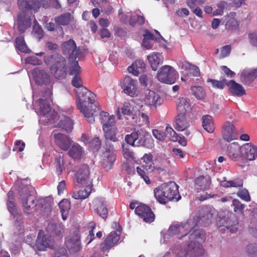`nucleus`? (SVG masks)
Segmentation results:
<instances>
[{
  "mask_svg": "<svg viewBox=\"0 0 257 257\" xmlns=\"http://www.w3.org/2000/svg\"><path fill=\"white\" fill-rule=\"evenodd\" d=\"M56 24L59 26H66L73 20V17L70 13L63 14L55 18Z\"/></svg>",
  "mask_w": 257,
  "mask_h": 257,
  "instance_id": "obj_36",
  "label": "nucleus"
},
{
  "mask_svg": "<svg viewBox=\"0 0 257 257\" xmlns=\"http://www.w3.org/2000/svg\"><path fill=\"white\" fill-rule=\"evenodd\" d=\"M195 183L200 187L201 189H208L210 184V177L209 176H199L196 179Z\"/></svg>",
  "mask_w": 257,
  "mask_h": 257,
  "instance_id": "obj_41",
  "label": "nucleus"
},
{
  "mask_svg": "<svg viewBox=\"0 0 257 257\" xmlns=\"http://www.w3.org/2000/svg\"><path fill=\"white\" fill-rule=\"evenodd\" d=\"M150 66L154 71H156L158 67L163 64L164 57L159 52H153L147 57Z\"/></svg>",
  "mask_w": 257,
  "mask_h": 257,
  "instance_id": "obj_28",
  "label": "nucleus"
},
{
  "mask_svg": "<svg viewBox=\"0 0 257 257\" xmlns=\"http://www.w3.org/2000/svg\"><path fill=\"white\" fill-rule=\"evenodd\" d=\"M179 186L174 182L164 183L154 189V196L158 201L165 204L169 201L181 199L179 194Z\"/></svg>",
  "mask_w": 257,
  "mask_h": 257,
  "instance_id": "obj_6",
  "label": "nucleus"
},
{
  "mask_svg": "<svg viewBox=\"0 0 257 257\" xmlns=\"http://www.w3.org/2000/svg\"><path fill=\"white\" fill-rule=\"evenodd\" d=\"M193 94L198 99H203L205 96V92L201 86H193L191 87Z\"/></svg>",
  "mask_w": 257,
  "mask_h": 257,
  "instance_id": "obj_50",
  "label": "nucleus"
},
{
  "mask_svg": "<svg viewBox=\"0 0 257 257\" xmlns=\"http://www.w3.org/2000/svg\"><path fill=\"white\" fill-rule=\"evenodd\" d=\"M25 146L24 142L17 140L15 143V148L13 149L14 151L22 152L24 150Z\"/></svg>",
  "mask_w": 257,
  "mask_h": 257,
  "instance_id": "obj_63",
  "label": "nucleus"
},
{
  "mask_svg": "<svg viewBox=\"0 0 257 257\" xmlns=\"http://www.w3.org/2000/svg\"><path fill=\"white\" fill-rule=\"evenodd\" d=\"M231 48V46L229 45L222 47L220 51V58H223L229 56L230 53Z\"/></svg>",
  "mask_w": 257,
  "mask_h": 257,
  "instance_id": "obj_58",
  "label": "nucleus"
},
{
  "mask_svg": "<svg viewBox=\"0 0 257 257\" xmlns=\"http://www.w3.org/2000/svg\"><path fill=\"white\" fill-rule=\"evenodd\" d=\"M202 126L207 132L212 133L214 131V124L212 117L209 115L202 116Z\"/></svg>",
  "mask_w": 257,
  "mask_h": 257,
  "instance_id": "obj_37",
  "label": "nucleus"
},
{
  "mask_svg": "<svg viewBox=\"0 0 257 257\" xmlns=\"http://www.w3.org/2000/svg\"><path fill=\"white\" fill-rule=\"evenodd\" d=\"M257 77V68L255 69L245 68L242 71L240 80L244 84L251 83Z\"/></svg>",
  "mask_w": 257,
  "mask_h": 257,
  "instance_id": "obj_23",
  "label": "nucleus"
},
{
  "mask_svg": "<svg viewBox=\"0 0 257 257\" xmlns=\"http://www.w3.org/2000/svg\"><path fill=\"white\" fill-rule=\"evenodd\" d=\"M237 195L242 199L248 201L250 200V196L248 191L246 189H243L237 192Z\"/></svg>",
  "mask_w": 257,
  "mask_h": 257,
  "instance_id": "obj_61",
  "label": "nucleus"
},
{
  "mask_svg": "<svg viewBox=\"0 0 257 257\" xmlns=\"http://www.w3.org/2000/svg\"><path fill=\"white\" fill-rule=\"evenodd\" d=\"M62 50L64 55L72 59H76L79 54V50L72 39L63 42L62 44Z\"/></svg>",
  "mask_w": 257,
  "mask_h": 257,
  "instance_id": "obj_15",
  "label": "nucleus"
},
{
  "mask_svg": "<svg viewBox=\"0 0 257 257\" xmlns=\"http://www.w3.org/2000/svg\"><path fill=\"white\" fill-rule=\"evenodd\" d=\"M46 231L51 235L60 236L64 232L63 225L57 224L54 221L49 222L46 227Z\"/></svg>",
  "mask_w": 257,
  "mask_h": 257,
  "instance_id": "obj_33",
  "label": "nucleus"
},
{
  "mask_svg": "<svg viewBox=\"0 0 257 257\" xmlns=\"http://www.w3.org/2000/svg\"><path fill=\"white\" fill-rule=\"evenodd\" d=\"M55 166L57 170V173L58 176L60 175L63 170L64 169V160L63 155L60 154L55 161Z\"/></svg>",
  "mask_w": 257,
  "mask_h": 257,
  "instance_id": "obj_53",
  "label": "nucleus"
},
{
  "mask_svg": "<svg viewBox=\"0 0 257 257\" xmlns=\"http://www.w3.org/2000/svg\"><path fill=\"white\" fill-rule=\"evenodd\" d=\"M158 80L164 83L168 84H174L179 78L177 71L170 65L162 66L157 73Z\"/></svg>",
  "mask_w": 257,
  "mask_h": 257,
  "instance_id": "obj_8",
  "label": "nucleus"
},
{
  "mask_svg": "<svg viewBox=\"0 0 257 257\" xmlns=\"http://www.w3.org/2000/svg\"><path fill=\"white\" fill-rule=\"evenodd\" d=\"M16 46L19 51L22 52L29 53L30 52V50L28 48L25 42L24 38L22 36L18 37L16 38Z\"/></svg>",
  "mask_w": 257,
  "mask_h": 257,
  "instance_id": "obj_44",
  "label": "nucleus"
},
{
  "mask_svg": "<svg viewBox=\"0 0 257 257\" xmlns=\"http://www.w3.org/2000/svg\"><path fill=\"white\" fill-rule=\"evenodd\" d=\"M153 136L159 141H163L165 138V133H163L157 130H153Z\"/></svg>",
  "mask_w": 257,
  "mask_h": 257,
  "instance_id": "obj_64",
  "label": "nucleus"
},
{
  "mask_svg": "<svg viewBox=\"0 0 257 257\" xmlns=\"http://www.w3.org/2000/svg\"><path fill=\"white\" fill-rule=\"evenodd\" d=\"M223 129L222 137L224 140L227 142H230L236 139L235 127L232 122L226 121Z\"/></svg>",
  "mask_w": 257,
  "mask_h": 257,
  "instance_id": "obj_25",
  "label": "nucleus"
},
{
  "mask_svg": "<svg viewBox=\"0 0 257 257\" xmlns=\"http://www.w3.org/2000/svg\"><path fill=\"white\" fill-rule=\"evenodd\" d=\"M51 86L48 87L44 93L43 97L39 100L40 120L46 124L54 123L57 119V113L52 109L50 104L52 95Z\"/></svg>",
  "mask_w": 257,
  "mask_h": 257,
  "instance_id": "obj_5",
  "label": "nucleus"
},
{
  "mask_svg": "<svg viewBox=\"0 0 257 257\" xmlns=\"http://www.w3.org/2000/svg\"><path fill=\"white\" fill-rule=\"evenodd\" d=\"M165 135L166 139L173 142H177L179 139L178 135L169 125L166 127Z\"/></svg>",
  "mask_w": 257,
  "mask_h": 257,
  "instance_id": "obj_45",
  "label": "nucleus"
},
{
  "mask_svg": "<svg viewBox=\"0 0 257 257\" xmlns=\"http://www.w3.org/2000/svg\"><path fill=\"white\" fill-rule=\"evenodd\" d=\"M145 64L143 61L137 60L128 67V71L134 75L138 76L145 71Z\"/></svg>",
  "mask_w": 257,
  "mask_h": 257,
  "instance_id": "obj_34",
  "label": "nucleus"
},
{
  "mask_svg": "<svg viewBox=\"0 0 257 257\" xmlns=\"http://www.w3.org/2000/svg\"><path fill=\"white\" fill-rule=\"evenodd\" d=\"M246 251L247 253L251 255V257L254 254L256 253L257 245L255 244H249L246 246Z\"/></svg>",
  "mask_w": 257,
  "mask_h": 257,
  "instance_id": "obj_62",
  "label": "nucleus"
},
{
  "mask_svg": "<svg viewBox=\"0 0 257 257\" xmlns=\"http://www.w3.org/2000/svg\"><path fill=\"white\" fill-rule=\"evenodd\" d=\"M145 101L149 106L156 107L162 103V99L158 94L153 91L149 90L146 93Z\"/></svg>",
  "mask_w": 257,
  "mask_h": 257,
  "instance_id": "obj_27",
  "label": "nucleus"
},
{
  "mask_svg": "<svg viewBox=\"0 0 257 257\" xmlns=\"http://www.w3.org/2000/svg\"><path fill=\"white\" fill-rule=\"evenodd\" d=\"M140 13L141 12L139 10L136 11L134 12V15H133L132 12L127 13L126 16L121 18V20L126 23L127 22L126 17H130L128 23L131 26L135 27L137 24L140 25H143L145 22V18L140 15Z\"/></svg>",
  "mask_w": 257,
  "mask_h": 257,
  "instance_id": "obj_20",
  "label": "nucleus"
},
{
  "mask_svg": "<svg viewBox=\"0 0 257 257\" xmlns=\"http://www.w3.org/2000/svg\"><path fill=\"white\" fill-rule=\"evenodd\" d=\"M98 205L96 210L98 214L103 218H105L107 215V209L106 205L103 201L101 200L98 201Z\"/></svg>",
  "mask_w": 257,
  "mask_h": 257,
  "instance_id": "obj_47",
  "label": "nucleus"
},
{
  "mask_svg": "<svg viewBox=\"0 0 257 257\" xmlns=\"http://www.w3.org/2000/svg\"><path fill=\"white\" fill-rule=\"evenodd\" d=\"M62 219L65 220L70 209V203L67 199H63L59 203Z\"/></svg>",
  "mask_w": 257,
  "mask_h": 257,
  "instance_id": "obj_40",
  "label": "nucleus"
},
{
  "mask_svg": "<svg viewBox=\"0 0 257 257\" xmlns=\"http://www.w3.org/2000/svg\"><path fill=\"white\" fill-rule=\"evenodd\" d=\"M177 108L179 112H184L190 109V102L186 98H181L178 99Z\"/></svg>",
  "mask_w": 257,
  "mask_h": 257,
  "instance_id": "obj_38",
  "label": "nucleus"
},
{
  "mask_svg": "<svg viewBox=\"0 0 257 257\" xmlns=\"http://www.w3.org/2000/svg\"><path fill=\"white\" fill-rule=\"evenodd\" d=\"M32 34L35 38L40 40L43 37V31L37 22H34Z\"/></svg>",
  "mask_w": 257,
  "mask_h": 257,
  "instance_id": "obj_49",
  "label": "nucleus"
},
{
  "mask_svg": "<svg viewBox=\"0 0 257 257\" xmlns=\"http://www.w3.org/2000/svg\"><path fill=\"white\" fill-rule=\"evenodd\" d=\"M68 154L74 159H79L83 156V150L79 145L74 144L69 151Z\"/></svg>",
  "mask_w": 257,
  "mask_h": 257,
  "instance_id": "obj_39",
  "label": "nucleus"
},
{
  "mask_svg": "<svg viewBox=\"0 0 257 257\" xmlns=\"http://www.w3.org/2000/svg\"><path fill=\"white\" fill-rule=\"evenodd\" d=\"M249 43L253 46L257 47V32H252L248 34Z\"/></svg>",
  "mask_w": 257,
  "mask_h": 257,
  "instance_id": "obj_60",
  "label": "nucleus"
},
{
  "mask_svg": "<svg viewBox=\"0 0 257 257\" xmlns=\"http://www.w3.org/2000/svg\"><path fill=\"white\" fill-rule=\"evenodd\" d=\"M150 136L142 130L134 131L125 136L124 140L127 144L133 147L146 146V141Z\"/></svg>",
  "mask_w": 257,
  "mask_h": 257,
  "instance_id": "obj_11",
  "label": "nucleus"
},
{
  "mask_svg": "<svg viewBox=\"0 0 257 257\" xmlns=\"http://www.w3.org/2000/svg\"><path fill=\"white\" fill-rule=\"evenodd\" d=\"M18 4L22 12L17 17V25L18 31L23 33L29 28L31 25L30 16L25 11L33 10L37 11L41 4L37 0H18Z\"/></svg>",
  "mask_w": 257,
  "mask_h": 257,
  "instance_id": "obj_4",
  "label": "nucleus"
},
{
  "mask_svg": "<svg viewBox=\"0 0 257 257\" xmlns=\"http://www.w3.org/2000/svg\"><path fill=\"white\" fill-rule=\"evenodd\" d=\"M105 139L112 142L119 141L121 138L119 131L116 126L102 129Z\"/></svg>",
  "mask_w": 257,
  "mask_h": 257,
  "instance_id": "obj_29",
  "label": "nucleus"
},
{
  "mask_svg": "<svg viewBox=\"0 0 257 257\" xmlns=\"http://www.w3.org/2000/svg\"><path fill=\"white\" fill-rule=\"evenodd\" d=\"M44 62L47 65H51L50 70L54 76L58 79L65 78L67 67L65 59L59 54H54L45 57Z\"/></svg>",
  "mask_w": 257,
  "mask_h": 257,
  "instance_id": "obj_7",
  "label": "nucleus"
},
{
  "mask_svg": "<svg viewBox=\"0 0 257 257\" xmlns=\"http://www.w3.org/2000/svg\"><path fill=\"white\" fill-rule=\"evenodd\" d=\"M177 235L178 238L181 239L183 237L188 238L189 241L187 243V247L186 245L179 244L175 246L172 252L177 257H186L187 255L190 257H196L203 254L204 250L203 249L201 243L205 241L206 239V235L203 230L197 229L194 231H189L186 236H181L180 234H172L169 233V229L167 233L164 235V238L169 239L170 236Z\"/></svg>",
  "mask_w": 257,
  "mask_h": 257,
  "instance_id": "obj_1",
  "label": "nucleus"
},
{
  "mask_svg": "<svg viewBox=\"0 0 257 257\" xmlns=\"http://www.w3.org/2000/svg\"><path fill=\"white\" fill-rule=\"evenodd\" d=\"M76 94L78 108L87 121L93 123L95 121L94 116L100 111L97 103L95 102V94L85 87H82L81 91H76Z\"/></svg>",
  "mask_w": 257,
  "mask_h": 257,
  "instance_id": "obj_3",
  "label": "nucleus"
},
{
  "mask_svg": "<svg viewBox=\"0 0 257 257\" xmlns=\"http://www.w3.org/2000/svg\"><path fill=\"white\" fill-rule=\"evenodd\" d=\"M25 62L27 64H31L33 65H40L42 62L41 60L39 59L35 56H32L27 57L25 59Z\"/></svg>",
  "mask_w": 257,
  "mask_h": 257,
  "instance_id": "obj_57",
  "label": "nucleus"
},
{
  "mask_svg": "<svg viewBox=\"0 0 257 257\" xmlns=\"http://www.w3.org/2000/svg\"><path fill=\"white\" fill-rule=\"evenodd\" d=\"M134 104H135V101L133 100L124 102L121 108L122 113L124 115H130L134 111Z\"/></svg>",
  "mask_w": 257,
  "mask_h": 257,
  "instance_id": "obj_46",
  "label": "nucleus"
},
{
  "mask_svg": "<svg viewBox=\"0 0 257 257\" xmlns=\"http://www.w3.org/2000/svg\"><path fill=\"white\" fill-rule=\"evenodd\" d=\"M115 160V156L113 148L106 150L101 156V163L103 167L106 170L111 169Z\"/></svg>",
  "mask_w": 257,
  "mask_h": 257,
  "instance_id": "obj_19",
  "label": "nucleus"
},
{
  "mask_svg": "<svg viewBox=\"0 0 257 257\" xmlns=\"http://www.w3.org/2000/svg\"><path fill=\"white\" fill-rule=\"evenodd\" d=\"M53 245L51 236H47L43 231L40 230L35 243L31 245L35 251H45L47 248L52 247Z\"/></svg>",
  "mask_w": 257,
  "mask_h": 257,
  "instance_id": "obj_13",
  "label": "nucleus"
},
{
  "mask_svg": "<svg viewBox=\"0 0 257 257\" xmlns=\"http://www.w3.org/2000/svg\"><path fill=\"white\" fill-rule=\"evenodd\" d=\"M20 193L24 212L27 214L31 213L37 205L36 197L31 194L28 187L24 188Z\"/></svg>",
  "mask_w": 257,
  "mask_h": 257,
  "instance_id": "obj_10",
  "label": "nucleus"
},
{
  "mask_svg": "<svg viewBox=\"0 0 257 257\" xmlns=\"http://www.w3.org/2000/svg\"><path fill=\"white\" fill-rule=\"evenodd\" d=\"M242 156H244L249 161L255 160L257 158V146L250 143H246L242 146Z\"/></svg>",
  "mask_w": 257,
  "mask_h": 257,
  "instance_id": "obj_24",
  "label": "nucleus"
},
{
  "mask_svg": "<svg viewBox=\"0 0 257 257\" xmlns=\"http://www.w3.org/2000/svg\"><path fill=\"white\" fill-rule=\"evenodd\" d=\"M137 81L130 76H126L121 84L124 92L131 97L137 95L138 93Z\"/></svg>",
  "mask_w": 257,
  "mask_h": 257,
  "instance_id": "obj_16",
  "label": "nucleus"
},
{
  "mask_svg": "<svg viewBox=\"0 0 257 257\" xmlns=\"http://www.w3.org/2000/svg\"><path fill=\"white\" fill-rule=\"evenodd\" d=\"M91 2L95 8L100 9L102 12L107 15L112 12L113 9L108 0H91Z\"/></svg>",
  "mask_w": 257,
  "mask_h": 257,
  "instance_id": "obj_31",
  "label": "nucleus"
},
{
  "mask_svg": "<svg viewBox=\"0 0 257 257\" xmlns=\"http://www.w3.org/2000/svg\"><path fill=\"white\" fill-rule=\"evenodd\" d=\"M59 126L66 132H70L73 128V122L69 117L64 116L61 118Z\"/></svg>",
  "mask_w": 257,
  "mask_h": 257,
  "instance_id": "obj_42",
  "label": "nucleus"
},
{
  "mask_svg": "<svg viewBox=\"0 0 257 257\" xmlns=\"http://www.w3.org/2000/svg\"><path fill=\"white\" fill-rule=\"evenodd\" d=\"M217 211L211 206L201 209L193 219L189 218L185 222L172 224L169 228L170 234H180L186 236L189 231H194V227L199 224L206 226L210 224L217 215Z\"/></svg>",
  "mask_w": 257,
  "mask_h": 257,
  "instance_id": "obj_2",
  "label": "nucleus"
},
{
  "mask_svg": "<svg viewBox=\"0 0 257 257\" xmlns=\"http://www.w3.org/2000/svg\"><path fill=\"white\" fill-rule=\"evenodd\" d=\"M84 189L79 190L76 192H73L72 197L75 199H84L90 195L92 187L85 186Z\"/></svg>",
  "mask_w": 257,
  "mask_h": 257,
  "instance_id": "obj_43",
  "label": "nucleus"
},
{
  "mask_svg": "<svg viewBox=\"0 0 257 257\" xmlns=\"http://www.w3.org/2000/svg\"><path fill=\"white\" fill-rule=\"evenodd\" d=\"M207 82H210L213 87L217 88L218 89H223L225 85H227V82L226 79H222L219 81L208 79Z\"/></svg>",
  "mask_w": 257,
  "mask_h": 257,
  "instance_id": "obj_52",
  "label": "nucleus"
},
{
  "mask_svg": "<svg viewBox=\"0 0 257 257\" xmlns=\"http://www.w3.org/2000/svg\"><path fill=\"white\" fill-rule=\"evenodd\" d=\"M99 120L102 124V129L116 126V122L114 116L113 115H109V114L107 112H100Z\"/></svg>",
  "mask_w": 257,
  "mask_h": 257,
  "instance_id": "obj_21",
  "label": "nucleus"
},
{
  "mask_svg": "<svg viewBox=\"0 0 257 257\" xmlns=\"http://www.w3.org/2000/svg\"><path fill=\"white\" fill-rule=\"evenodd\" d=\"M119 239V234L116 232L112 231L109 235L101 244V250L103 252L107 251L112 246L116 244Z\"/></svg>",
  "mask_w": 257,
  "mask_h": 257,
  "instance_id": "obj_22",
  "label": "nucleus"
},
{
  "mask_svg": "<svg viewBox=\"0 0 257 257\" xmlns=\"http://www.w3.org/2000/svg\"><path fill=\"white\" fill-rule=\"evenodd\" d=\"M32 74L36 83L38 84L48 85L50 84V77L45 70L36 68L33 71Z\"/></svg>",
  "mask_w": 257,
  "mask_h": 257,
  "instance_id": "obj_18",
  "label": "nucleus"
},
{
  "mask_svg": "<svg viewBox=\"0 0 257 257\" xmlns=\"http://www.w3.org/2000/svg\"><path fill=\"white\" fill-rule=\"evenodd\" d=\"M65 245L68 249L72 252L79 251L82 247L80 236L78 231H75L72 234L67 237Z\"/></svg>",
  "mask_w": 257,
  "mask_h": 257,
  "instance_id": "obj_14",
  "label": "nucleus"
},
{
  "mask_svg": "<svg viewBox=\"0 0 257 257\" xmlns=\"http://www.w3.org/2000/svg\"><path fill=\"white\" fill-rule=\"evenodd\" d=\"M81 68L77 61H73L69 66V74L73 76L80 75Z\"/></svg>",
  "mask_w": 257,
  "mask_h": 257,
  "instance_id": "obj_51",
  "label": "nucleus"
},
{
  "mask_svg": "<svg viewBox=\"0 0 257 257\" xmlns=\"http://www.w3.org/2000/svg\"><path fill=\"white\" fill-rule=\"evenodd\" d=\"M54 137L56 145L63 151H67L71 144L70 139L65 135L58 133L54 134Z\"/></svg>",
  "mask_w": 257,
  "mask_h": 257,
  "instance_id": "obj_26",
  "label": "nucleus"
},
{
  "mask_svg": "<svg viewBox=\"0 0 257 257\" xmlns=\"http://www.w3.org/2000/svg\"><path fill=\"white\" fill-rule=\"evenodd\" d=\"M135 213L146 222L151 223L155 218V215L151 208L144 204L137 206L135 209Z\"/></svg>",
  "mask_w": 257,
  "mask_h": 257,
  "instance_id": "obj_17",
  "label": "nucleus"
},
{
  "mask_svg": "<svg viewBox=\"0 0 257 257\" xmlns=\"http://www.w3.org/2000/svg\"><path fill=\"white\" fill-rule=\"evenodd\" d=\"M122 149L123 157L127 160L133 159L134 153L130 151L127 146L125 144H122Z\"/></svg>",
  "mask_w": 257,
  "mask_h": 257,
  "instance_id": "obj_55",
  "label": "nucleus"
},
{
  "mask_svg": "<svg viewBox=\"0 0 257 257\" xmlns=\"http://www.w3.org/2000/svg\"><path fill=\"white\" fill-rule=\"evenodd\" d=\"M227 5V3L221 1L217 4V9L213 12V16H219L222 15L223 10Z\"/></svg>",
  "mask_w": 257,
  "mask_h": 257,
  "instance_id": "obj_56",
  "label": "nucleus"
},
{
  "mask_svg": "<svg viewBox=\"0 0 257 257\" xmlns=\"http://www.w3.org/2000/svg\"><path fill=\"white\" fill-rule=\"evenodd\" d=\"M227 85L230 86V91L234 95L241 96L245 94V90L242 86L234 80H230Z\"/></svg>",
  "mask_w": 257,
  "mask_h": 257,
  "instance_id": "obj_35",
  "label": "nucleus"
},
{
  "mask_svg": "<svg viewBox=\"0 0 257 257\" xmlns=\"http://www.w3.org/2000/svg\"><path fill=\"white\" fill-rule=\"evenodd\" d=\"M71 84L76 88L75 92L81 91L82 87H85L80 75L73 76Z\"/></svg>",
  "mask_w": 257,
  "mask_h": 257,
  "instance_id": "obj_48",
  "label": "nucleus"
},
{
  "mask_svg": "<svg viewBox=\"0 0 257 257\" xmlns=\"http://www.w3.org/2000/svg\"><path fill=\"white\" fill-rule=\"evenodd\" d=\"M227 153L228 156L231 160H235L242 156V147L236 143H232L227 148Z\"/></svg>",
  "mask_w": 257,
  "mask_h": 257,
  "instance_id": "obj_32",
  "label": "nucleus"
},
{
  "mask_svg": "<svg viewBox=\"0 0 257 257\" xmlns=\"http://www.w3.org/2000/svg\"><path fill=\"white\" fill-rule=\"evenodd\" d=\"M190 126L184 112H179L175 118V128L178 131H183Z\"/></svg>",
  "mask_w": 257,
  "mask_h": 257,
  "instance_id": "obj_30",
  "label": "nucleus"
},
{
  "mask_svg": "<svg viewBox=\"0 0 257 257\" xmlns=\"http://www.w3.org/2000/svg\"><path fill=\"white\" fill-rule=\"evenodd\" d=\"M232 205L234 206L233 210L235 212H241L244 208V205L237 199H234L232 201Z\"/></svg>",
  "mask_w": 257,
  "mask_h": 257,
  "instance_id": "obj_59",
  "label": "nucleus"
},
{
  "mask_svg": "<svg viewBox=\"0 0 257 257\" xmlns=\"http://www.w3.org/2000/svg\"><path fill=\"white\" fill-rule=\"evenodd\" d=\"M224 214L223 217L219 216V219L217 221L218 227H225L227 229H229L230 232H234L237 230L236 226L238 223L235 215L227 211L224 212Z\"/></svg>",
  "mask_w": 257,
  "mask_h": 257,
  "instance_id": "obj_12",
  "label": "nucleus"
},
{
  "mask_svg": "<svg viewBox=\"0 0 257 257\" xmlns=\"http://www.w3.org/2000/svg\"><path fill=\"white\" fill-rule=\"evenodd\" d=\"M221 184L225 187H239L242 186V182L240 180H232L229 181H223Z\"/></svg>",
  "mask_w": 257,
  "mask_h": 257,
  "instance_id": "obj_54",
  "label": "nucleus"
},
{
  "mask_svg": "<svg viewBox=\"0 0 257 257\" xmlns=\"http://www.w3.org/2000/svg\"><path fill=\"white\" fill-rule=\"evenodd\" d=\"M93 176L87 165L83 164L75 174L74 180L83 186L92 187Z\"/></svg>",
  "mask_w": 257,
  "mask_h": 257,
  "instance_id": "obj_9",
  "label": "nucleus"
}]
</instances>
